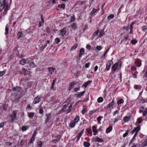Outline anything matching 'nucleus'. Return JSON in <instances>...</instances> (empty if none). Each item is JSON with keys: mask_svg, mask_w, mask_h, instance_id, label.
<instances>
[{"mask_svg": "<svg viewBox=\"0 0 147 147\" xmlns=\"http://www.w3.org/2000/svg\"><path fill=\"white\" fill-rule=\"evenodd\" d=\"M136 70V68L134 66H132L131 67V70L133 71H134Z\"/></svg>", "mask_w": 147, "mask_h": 147, "instance_id": "nucleus-64", "label": "nucleus"}, {"mask_svg": "<svg viewBox=\"0 0 147 147\" xmlns=\"http://www.w3.org/2000/svg\"><path fill=\"white\" fill-rule=\"evenodd\" d=\"M113 59V58H112V59L111 60H109L108 61V64H109V65L111 66V65H112L113 64V62L112 61Z\"/></svg>", "mask_w": 147, "mask_h": 147, "instance_id": "nucleus-48", "label": "nucleus"}, {"mask_svg": "<svg viewBox=\"0 0 147 147\" xmlns=\"http://www.w3.org/2000/svg\"><path fill=\"white\" fill-rule=\"evenodd\" d=\"M75 18L74 15H73V16L70 17V22H73L75 21Z\"/></svg>", "mask_w": 147, "mask_h": 147, "instance_id": "nucleus-36", "label": "nucleus"}, {"mask_svg": "<svg viewBox=\"0 0 147 147\" xmlns=\"http://www.w3.org/2000/svg\"><path fill=\"white\" fill-rule=\"evenodd\" d=\"M58 7L60 9H64L65 7V5L64 4H61L60 5L59 4L58 5Z\"/></svg>", "mask_w": 147, "mask_h": 147, "instance_id": "nucleus-33", "label": "nucleus"}, {"mask_svg": "<svg viewBox=\"0 0 147 147\" xmlns=\"http://www.w3.org/2000/svg\"><path fill=\"white\" fill-rule=\"evenodd\" d=\"M60 137L59 136L58 137L57 139H55L53 140V142L54 143L57 142L60 139Z\"/></svg>", "mask_w": 147, "mask_h": 147, "instance_id": "nucleus-34", "label": "nucleus"}, {"mask_svg": "<svg viewBox=\"0 0 147 147\" xmlns=\"http://www.w3.org/2000/svg\"><path fill=\"white\" fill-rule=\"evenodd\" d=\"M55 69L54 68L49 67L48 68V70L51 74H53V72L54 71Z\"/></svg>", "mask_w": 147, "mask_h": 147, "instance_id": "nucleus-22", "label": "nucleus"}, {"mask_svg": "<svg viewBox=\"0 0 147 147\" xmlns=\"http://www.w3.org/2000/svg\"><path fill=\"white\" fill-rule=\"evenodd\" d=\"M21 90V88L18 86H16V87L12 88V90L13 91H16L18 92H20Z\"/></svg>", "mask_w": 147, "mask_h": 147, "instance_id": "nucleus-15", "label": "nucleus"}, {"mask_svg": "<svg viewBox=\"0 0 147 147\" xmlns=\"http://www.w3.org/2000/svg\"><path fill=\"white\" fill-rule=\"evenodd\" d=\"M134 88L135 89L138 90V91H139L141 90L142 88V86L141 85H135L134 86Z\"/></svg>", "mask_w": 147, "mask_h": 147, "instance_id": "nucleus-17", "label": "nucleus"}, {"mask_svg": "<svg viewBox=\"0 0 147 147\" xmlns=\"http://www.w3.org/2000/svg\"><path fill=\"white\" fill-rule=\"evenodd\" d=\"M92 140L95 142H104V140L102 138H100L97 136H95L92 138Z\"/></svg>", "mask_w": 147, "mask_h": 147, "instance_id": "nucleus-7", "label": "nucleus"}, {"mask_svg": "<svg viewBox=\"0 0 147 147\" xmlns=\"http://www.w3.org/2000/svg\"><path fill=\"white\" fill-rule=\"evenodd\" d=\"M135 145L136 147H146L147 146V138L142 144H136Z\"/></svg>", "mask_w": 147, "mask_h": 147, "instance_id": "nucleus-5", "label": "nucleus"}, {"mask_svg": "<svg viewBox=\"0 0 147 147\" xmlns=\"http://www.w3.org/2000/svg\"><path fill=\"white\" fill-rule=\"evenodd\" d=\"M9 29V28L7 27V25L6 26L5 28V34L6 35H7L8 33V30Z\"/></svg>", "mask_w": 147, "mask_h": 147, "instance_id": "nucleus-41", "label": "nucleus"}, {"mask_svg": "<svg viewBox=\"0 0 147 147\" xmlns=\"http://www.w3.org/2000/svg\"><path fill=\"white\" fill-rule=\"evenodd\" d=\"M129 130H127L125 133H124L123 135V137H126V136H127L128 135V133H129Z\"/></svg>", "mask_w": 147, "mask_h": 147, "instance_id": "nucleus-43", "label": "nucleus"}, {"mask_svg": "<svg viewBox=\"0 0 147 147\" xmlns=\"http://www.w3.org/2000/svg\"><path fill=\"white\" fill-rule=\"evenodd\" d=\"M92 130L93 131L94 133H97L98 132V131L96 127L95 126H92Z\"/></svg>", "mask_w": 147, "mask_h": 147, "instance_id": "nucleus-30", "label": "nucleus"}, {"mask_svg": "<svg viewBox=\"0 0 147 147\" xmlns=\"http://www.w3.org/2000/svg\"><path fill=\"white\" fill-rule=\"evenodd\" d=\"M85 92V91H84L83 92H80V93L77 94L76 95L78 96V97H81L82 96Z\"/></svg>", "mask_w": 147, "mask_h": 147, "instance_id": "nucleus-35", "label": "nucleus"}, {"mask_svg": "<svg viewBox=\"0 0 147 147\" xmlns=\"http://www.w3.org/2000/svg\"><path fill=\"white\" fill-rule=\"evenodd\" d=\"M35 137H32L30 141L28 142V144H31L35 140Z\"/></svg>", "mask_w": 147, "mask_h": 147, "instance_id": "nucleus-39", "label": "nucleus"}, {"mask_svg": "<svg viewBox=\"0 0 147 147\" xmlns=\"http://www.w3.org/2000/svg\"><path fill=\"white\" fill-rule=\"evenodd\" d=\"M121 62L119 61L117 63H115L111 67L112 72L114 73L118 69L120 68Z\"/></svg>", "mask_w": 147, "mask_h": 147, "instance_id": "nucleus-2", "label": "nucleus"}, {"mask_svg": "<svg viewBox=\"0 0 147 147\" xmlns=\"http://www.w3.org/2000/svg\"><path fill=\"white\" fill-rule=\"evenodd\" d=\"M78 46V44H75L73 46L71 47L70 49V51H73Z\"/></svg>", "mask_w": 147, "mask_h": 147, "instance_id": "nucleus-24", "label": "nucleus"}, {"mask_svg": "<svg viewBox=\"0 0 147 147\" xmlns=\"http://www.w3.org/2000/svg\"><path fill=\"white\" fill-rule=\"evenodd\" d=\"M98 11V10H97V9H95L94 8H93L92 11H91V12L90 13V14L91 15H92L93 14H95V13L97 11Z\"/></svg>", "mask_w": 147, "mask_h": 147, "instance_id": "nucleus-23", "label": "nucleus"}, {"mask_svg": "<svg viewBox=\"0 0 147 147\" xmlns=\"http://www.w3.org/2000/svg\"><path fill=\"white\" fill-rule=\"evenodd\" d=\"M80 88L79 86H78V87L75 88L74 89V91L77 92L79 90H80Z\"/></svg>", "mask_w": 147, "mask_h": 147, "instance_id": "nucleus-63", "label": "nucleus"}, {"mask_svg": "<svg viewBox=\"0 0 147 147\" xmlns=\"http://www.w3.org/2000/svg\"><path fill=\"white\" fill-rule=\"evenodd\" d=\"M11 144L12 143L9 142H5V145L7 147L10 146Z\"/></svg>", "mask_w": 147, "mask_h": 147, "instance_id": "nucleus-53", "label": "nucleus"}, {"mask_svg": "<svg viewBox=\"0 0 147 147\" xmlns=\"http://www.w3.org/2000/svg\"><path fill=\"white\" fill-rule=\"evenodd\" d=\"M111 66L109 65L108 64H107L106 65V68L104 70L105 71H106L109 70L110 69Z\"/></svg>", "mask_w": 147, "mask_h": 147, "instance_id": "nucleus-31", "label": "nucleus"}, {"mask_svg": "<svg viewBox=\"0 0 147 147\" xmlns=\"http://www.w3.org/2000/svg\"><path fill=\"white\" fill-rule=\"evenodd\" d=\"M86 131L88 132V133L90 135L92 133L91 130L89 128H87L86 129Z\"/></svg>", "mask_w": 147, "mask_h": 147, "instance_id": "nucleus-47", "label": "nucleus"}, {"mask_svg": "<svg viewBox=\"0 0 147 147\" xmlns=\"http://www.w3.org/2000/svg\"><path fill=\"white\" fill-rule=\"evenodd\" d=\"M140 126H138L135 128L131 132V134H133L135 132V133L136 132V131L138 130V132L140 130Z\"/></svg>", "mask_w": 147, "mask_h": 147, "instance_id": "nucleus-12", "label": "nucleus"}, {"mask_svg": "<svg viewBox=\"0 0 147 147\" xmlns=\"http://www.w3.org/2000/svg\"><path fill=\"white\" fill-rule=\"evenodd\" d=\"M86 49L89 51H90L91 49V46L89 44H87L86 46Z\"/></svg>", "mask_w": 147, "mask_h": 147, "instance_id": "nucleus-52", "label": "nucleus"}, {"mask_svg": "<svg viewBox=\"0 0 147 147\" xmlns=\"http://www.w3.org/2000/svg\"><path fill=\"white\" fill-rule=\"evenodd\" d=\"M103 99L102 97H99L97 99V102L98 103H100L102 102L103 101Z\"/></svg>", "mask_w": 147, "mask_h": 147, "instance_id": "nucleus-40", "label": "nucleus"}, {"mask_svg": "<svg viewBox=\"0 0 147 147\" xmlns=\"http://www.w3.org/2000/svg\"><path fill=\"white\" fill-rule=\"evenodd\" d=\"M28 64L30 67L31 68L35 67H37V66L36 64H34V62H31L30 60H29V63H28Z\"/></svg>", "mask_w": 147, "mask_h": 147, "instance_id": "nucleus-13", "label": "nucleus"}, {"mask_svg": "<svg viewBox=\"0 0 147 147\" xmlns=\"http://www.w3.org/2000/svg\"><path fill=\"white\" fill-rule=\"evenodd\" d=\"M90 144L86 142H84V145L85 147H89L90 146Z\"/></svg>", "mask_w": 147, "mask_h": 147, "instance_id": "nucleus-32", "label": "nucleus"}, {"mask_svg": "<svg viewBox=\"0 0 147 147\" xmlns=\"http://www.w3.org/2000/svg\"><path fill=\"white\" fill-rule=\"evenodd\" d=\"M102 48L101 46H97L96 47V49L98 51H100L101 50Z\"/></svg>", "mask_w": 147, "mask_h": 147, "instance_id": "nucleus-57", "label": "nucleus"}, {"mask_svg": "<svg viewBox=\"0 0 147 147\" xmlns=\"http://www.w3.org/2000/svg\"><path fill=\"white\" fill-rule=\"evenodd\" d=\"M6 124V122H3L1 123H0V128H2L3 127L4 125Z\"/></svg>", "mask_w": 147, "mask_h": 147, "instance_id": "nucleus-49", "label": "nucleus"}, {"mask_svg": "<svg viewBox=\"0 0 147 147\" xmlns=\"http://www.w3.org/2000/svg\"><path fill=\"white\" fill-rule=\"evenodd\" d=\"M112 127L111 126L109 127L108 128L106 129V132L107 133H109L112 130Z\"/></svg>", "mask_w": 147, "mask_h": 147, "instance_id": "nucleus-28", "label": "nucleus"}, {"mask_svg": "<svg viewBox=\"0 0 147 147\" xmlns=\"http://www.w3.org/2000/svg\"><path fill=\"white\" fill-rule=\"evenodd\" d=\"M51 113H48L46 114V116L47 117V118L45 121V123H47L49 120L51 118Z\"/></svg>", "mask_w": 147, "mask_h": 147, "instance_id": "nucleus-16", "label": "nucleus"}, {"mask_svg": "<svg viewBox=\"0 0 147 147\" xmlns=\"http://www.w3.org/2000/svg\"><path fill=\"white\" fill-rule=\"evenodd\" d=\"M90 64V62L88 63H86L85 65V67L86 68H88L89 67V66Z\"/></svg>", "mask_w": 147, "mask_h": 147, "instance_id": "nucleus-56", "label": "nucleus"}, {"mask_svg": "<svg viewBox=\"0 0 147 147\" xmlns=\"http://www.w3.org/2000/svg\"><path fill=\"white\" fill-rule=\"evenodd\" d=\"M29 80V79L27 78H23L21 80V82H22L24 84H25L24 83L26 82L27 81Z\"/></svg>", "mask_w": 147, "mask_h": 147, "instance_id": "nucleus-26", "label": "nucleus"}, {"mask_svg": "<svg viewBox=\"0 0 147 147\" xmlns=\"http://www.w3.org/2000/svg\"><path fill=\"white\" fill-rule=\"evenodd\" d=\"M92 82V81H88L87 82H85L82 85L83 86H84L85 88H86L87 86L89 84H90Z\"/></svg>", "mask_w": 147, "mask_h": 147, "instance_id": "nucleus-21", "label": "nucleus"}, {"mask_svg": "<svg viewBox=\"0 0 147 147\" xmlns=\"http://www.w3.org/2000/svg\"><path fill=\"white\" fill-rule=\"evenodd\" d=\"M146 28H147L146 26H143L142 28V30L144 32L145 31H146Z\"/></svg>", "mask_w": 147, "mask_h": 147, "instance_id": "nucleus-54", "label": "nucleus"}, {"mask_svg": "<svg viewBox=\"0 0 147 147\" xmlns=\"http://www.w3.org/2000/svg\"><path fill=\"white\" fill-rule=\"evenodd\" d=\"M29 128V126H23L21 128L22 131H26L27 129H28Z\"/></svg>", "mask_w": 147, "mask_h": 147, "instance_id": "nucleus-25", "label": "nucleus"}, {"mask_svg": "<svg viewBox=\"0 0 147 147\" xmlns=\"http://www.w3.org/2000/svg\"><path fill=\"white\" fill-rule=\"evenodd\" d=\"M115 99L114 98L112 100V102H110L108 104L107 106V108H109L110 107H113L115 104V102H114Z\"/></svg>", "mask_w": 147, "mask_h": 147, "instance_id": "nucleus-10", "label": "nucleus"}, {"mask_svg": "<svg viewBox=\"0 0 147 147\" xmlns=\"http://www.w3.org/2000/svg\"><path fill=\"white\" fill-rule=\"evenodd\" d=\"M3 109L4 110H5V111H6L7 109V106L6 105H4L3 107Z\"/></svg>", "mask_w": 147, "mask_h": 147, "instance_id": "nucleus-62", "label": "nucleus"}, {"mask_svg": "<svg viewBox=\"0 0 147 147\" xmlns=\"http://www.w3.org/2000/svg\"><path fill=\"white\" fill-rule=\"evenodd\" d=\"M79 119V116H77L75 117L74 119V120H73L74 121V122H76V123L78 122Z\"/></svg>", "mask_w": 147, "mask_h": 147, "instance_id": "nucleus-27", "label": "nucleus"}, {"mask_svg": "<svg viewBox=\"0 0 147 147\" xmlns=\"http://www.w3.org/2000/svg\"><path fill=\"white\" fill-rule=\"evenodd\" d=\"M38 147H42V143L41 141H40L37 142Z\"/></svg>", "mask_w": 147, "mask_h": 147, "instance_id": "nucleus-38", "label": "nucleus"}, {"mask_svg": "<svg viewBox=\"0 0 147 147\" xmlns=\"http://www.w3.org/2000/svg\"><path fill=\"white\" fill-rule=\"evenodd\" d=\"M104 29H103L100 32L99 34V37H101L102 36L105 35V32L104 31Z\"/></svg>", "mask_w": 147, "mask_h": 147, "instance_id": "nucleus-20", "label": "nucleus"}, {"mask_svg": "<svg viewBox=\"0 0 147 147\" xmlns=\"http://www.w3.org/2000/svg\"><path fill=\"white\" fill-rule=\"evenodd\" d=\"M131 42L133 45H135L137 43V41L136 39H133L131 41Z\"/></svg>", "mask_w": 147, "mask_h": 147, "instance_id": "nucleus-46", "label": "nucleus"}, {"mask_svg": "<svg viewBox=\"0 0 147 147\" xmlns=\"http://www.w3.org/2000/svg\"><path fill=\"white\" fill-rule=\"evenodd\" d=\"M8 4L7 0H0V11L4 10V11L8 9Z\"/></svg>", "mask_w": 147, "mask_h": 147, "instance_id": "nucleus-1", "label": "nucleus"}, {"mask_svg": "<svg viewBox=\"0 0 147 147\" xmlns=\"http://www.w3.org/2000/svg\"><path fill=\"white\" fill-rule=\"evenodd\" d=\"M67 107V105H64L62 108V110L63 111H65V109H66V108Z\"/></svg>", "mask_w": 147, "mask_h": 147, "instance_id": "nucleus-60", "label": "nucleus"}, {"mask_svg": "<svg viewBox=\"0 0 147 147\" xmlns=\"http://www.w3.org/2000/svg\"><path fill=\"white\" fill-rule=\"evenodd\" d=\"M77 24L76 23L74 22L71 24V27L74 30H75L77 28Z\"/></svg>", "mask_w": 147, "mask_h": 147, "instance_id": "nucleus-18", "label": "nucleus"}, {"mask_svg": "<svg viewBox=\"0 0 147 147\" xmlns=\"http://www.w3.org/2000/svg\"><path fill=\"white\" fill-rule=\"evenodd\" d=\"M72 107V104H71L70 105H69V107L68 109L67 110V113H69L71 111V107Z\"/></svg>", "mask_w": 147, "mask_h": 147, "instance_id": "nucleus-42", "label": "nucleus"}, {"mask_svg": "<svg viewBox=\"0 0 147 147\" xmlns=\"http://www.w3.org/2000/svg\"><path fill=\"white\" fill-rule=\"evenodd\" d=\"M74 121V120H71L69 124V127L71 128L74 127L76 125V123Z\"/></svg>", "mask_w": 147, "mask_h": 147, "instance_id": "nucleus-11", "label": "nucleus"}, {"mask_svg": "<svg viewBox=\"0 0 147 147\" xmlns=\"http://www.w3.org/2000/svg\"><path fill=\"white\" fill-rule=\"evenodd\" d=\"M76 84V82L73 81L71 83L70 86L71 87H73Z\"/></svg>", "mask_w": 147, "mask_h": 147, "instance_id": "nucleus-51", "label": "nucleus"}, {"mask_svg": "<svg viewBox=\"0 0 147 147\" xmlns=\"http://www.w3.org/2000/svg\"><path fill=\"white\" fill-rule=\"evenodd\" d=\"M30 59L28 58L26 60L24 59H22L20 61V64L22 65H24L25 64L29 63Z\"/></svg>", "mask_w": 147, "mask_h": 147, "instance_id": "nucleus-8", "label": "nucleus"}, {"mask_svg": "<svg viewBox=\"0 0 147 147\" xmlns=\"http://www.w3.org/2000/svg\"><path fill=\"white\" fill-rule=\"evenodd\" d=\"M40 99L41 97H39L38 96H37L34 98L33 103L36 104L39 103L40 100Z\"/></svg>", "mask_w": 147, "mask_h": 147, "instance_id": "nucleus-9", "label": "nucleus"}, {"mask_svg": "<svg viewBox=\"0 0 147 147\" xmlns=\"http://www.w3.org/2000/svg\"><path fill=\"white\" fill-rule=\"evenodd\" d=\"M85 54V50L84 48H81L80 49L79 53L78 56L76 57L77 59L79 60H80V58L82 57V55H84Z\"/></svg>", "mask_w": 147, "mask_h": 147, "instance_id": "nucleus-4", "label": "nucleus"}, {"mask_svg": "<svg viewBox=\"0 0 147 147\" xmlns=\"http://www.w3.org/2000/svg\"><path fill=\"white\" fill-rule=\"evenodd\" d=\"M120 117L119 116L117 118H115V121H114V123H115L116 122L118 121L120 119H120Z\"/></svg>", "mask_w": 147, "mask_h": 147, "instance_id": "nucleus-61", "label": "nucleus"}, {"mask_svg": "<svg viewBox=\"0 0 147 147\" xmlns=\"http://www.w3.org/2000/svg\"><path fill=\"white\" fill-rule=\"evenodd\" d=\"M84 129H83L80 132L78 136H76L77 138V141H78L80 139V137L81 136L82 134L84 133Z\"/></svg>", "mask_w": 147, "mask_h": 147, "instance_id": "nucleus-14", "label": "nucleus"}, {"mask_svg": "<svg viewBox=\"0 0 147 147\" xmlns=\"http://www.w3.org/2000/svg\"><path fill=\"white\" fill-rule=\"evenodd\" d=\"M114 17V15L113 14H111L109 15L107 17V18L109 20H110Z\"/></svg>", "mask_w": 147, "mask_h": 147, "instance_id": "nucleus-45", "label": "nucleus"}, {"mask_svg": "<svg viewBox=\"0 0 147 147\" xmlns=\"http://www.w3.org/2000/svg\"><path fill=\"white\" fill-rule=\"evenodd\" d=\"M17 114V111H13V114L10 115L9 119L10 122H12L13 121L16 120L17 118L16 115Z\"/></svg>", "mask_w": 147, "mask_h": 147, "instance_id": "nucleus-3", "label": "nucleus"}, {"mask_svg": "<svg viewBox=\"0 0 147 147\" xmlns=\"http://www.w3.org/2000/svg\"><path fill=\"white\" fill-rule=\"evenodd\" d=\"M124 102V100L122 99H121L118 100L117 102L118 105H119L123 103Z\"/></svg>", "mask_w": 147, "mask_h": 147, "instance_id": "nucleus-37", "label": "nucleus"}, {"mask_svg": "<svg viewBox=\"0 0 147 147\" xmlns=\"http://www.w3.org/2000/svg\"><path fill=\"white\" fill-rule=\"evenodd\" d=\"M99 31L98 30H97L96 31L94 32L93 33V35L94 36H96L98 35Z\"/></svg>", "mask_w": 147, "mask_h": 147, "instance_id": "nucleus-58", "label": "nucleus"}, {"mask_svg": "<svg viewBox=\"0 0 147 147\" xmlns=\"http://www.w3.org/2000/svg\"><path fill=\"white\" fill-rule=\"evenodd\" d=\"M5 71H0V77L2 76L4 74H5Z\"/></svg>", "mask_w": 147, "mask_h": 147, "instance_id": "nucleus-59", "label": "nucleus"}, {"mask_svg": "<svg viewBox=\"0 0 147 147\" xmlns=\"http://www.w3.org/2000/svg\"><path fill=\"white\" fill-rule=\"evenodd\" d=\"M18 38L22 37L23 36V33L22 32H19L18 33Z\"/></svg>", "mask_w": 147, "mask_h": 147, "instance_id": "nucleus-29", "label": "nucleus"}, {"mask_svg": "<svg viewBox=\"0 0 147 147\" xmlns=\"http://www.w3.org/2000/svg\"><path fill=\"white\" fill-rule=\"evenodd\" d=\"M131 118V117L130 116H125L123 118V120L125 122H128L129 119Z\"/></svg>", "mask_w": 147, "mask_h": 147, "instance_id": "nucleus-19", "label": "nucleus"}, {"mask_svg": "<svg viewBox=\"0 0 147 147\" xmlns=\"http://www.w3.org/2000/svg\"><path fill=\"white\" fill-rule=\"evenodd\" d=\"M147 114V108L145 109V111L143 112V115L144 116H145Z\"/></svg>", "mask_w": 147, "mask_h": 147, "instance_id": "nucleus-55", "label": "nucleus"}, {"mask_svg": "<svg viewBox=\"0 0 147 147\" xmlns=\"http://www.w3.org/2000/svg\"><path fill=\"white\" fill-rule=\"evenodd\" d=\"M59 35L62 36L65 35L67 33L66 28L64 27L62 29L59 31Z\"/></svg>", "mask_w": 147, "mask_h": 147, "instance_id": "nucleus-6", "label": "nucleus"}, {"mask_svg": "<svg viewBox=\"0 0 147 147\" xmlns=\"http://www.w3.org/2000/svg\"><path fill=\"white\" fill-rule=\"evenodd\" d=\"M34 115V113H30L29 114V117L30 118H32L33 117Z\"/></svg>", "mask_w": 147, "mask_h": 147, "instance_id": "nucleus-50", "label": "nucleus"}, {"mask_svg": "<svg viewBox=\"0 0 147 147\" xmlns=\"http://www.w3.org/2000/svg\"><path fill=\"white\" fill-rule=\"evenodd\" d=\"M60 41V40L59 38H57L55 39V42L57 44H58Z\"/></svg>", "mask_w": 147, "mask_h": 147, "instance_id": "nucleus-44", "label": "nucleus"}]
</instances>
